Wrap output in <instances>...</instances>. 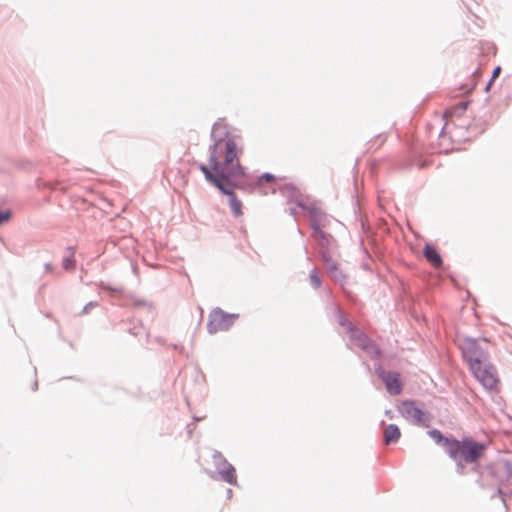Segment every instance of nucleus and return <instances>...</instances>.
<instances>
[{
  "label": "nucleus",
  "mask_w": 512,
  "mask_h": 512,
  "mask_svg": "<svg viewBox=\"0 0 512 512\" xmlns=\"http://www.w3.org/2000/svg\"><path fill=\"white\" fill-rule=\"evenodd\" d=\"M243 152L238 138L227 134L215 139L209 148L208 164H201L199 169L207 181L209 174L220 183L235 181L245 175V167L240 162Z\"/></svg>",
  "instance_id": "nucleus-1"
},
{
  "label": "nucleus",
  "mask_w": 512,
  "mask_h": 512,
  "mask_svg": "<svg viewBox=\"0 0 512 512\" xmlns=\"http://www.w3.org/2000/svg\"><path fill=\"white\" fill-rule=\"evenodd\" d=\"M310 282H311V285L314 287V288H319L320 285H321V278L320 276L318 275L317 271L316 270H313L311 273H310Z\"/></svg>",
  "instance_id": "nucleus-13"
},
{
  "label": "nucleus",
  "mask_w": 512,
  "mask_h": 512,
  "mask_svg": "<svg viewBox=\"0 0 512 512\" xmlns=\"http://www.w3.org/2000/svg\"><path fill=\"white\" fill-rule=\"evenodd\" d=\"M424 256L426 260L435 268L442 265V258L435 246L426 244L424 247Z\"/></svg>",
  "instance_id": "nucleus-9"
},
{
  "label": "nucleus",
  "mask_w": 512,
  "mask_h": 512,
  "mask_svg": "<svg viewBox=\"0 0 512 512\" xmlns=\"http://www.w3.org/2000/svg\"><path fill=\"white\" fill-rule=\"evenodd\" d=\"M222 126L221 123H215L214 126H213V132H215L218 128H220Z\"/></svg>",
  "instance_id": "nucleus-19"
},
{
  "label": "nucleus",
  "mask_w": 512,
  "mask_h": 512,
  "mask_svg": "<svg viewBox=\"0 0 512 512\" xmlns=\"http://www.w3.org/2000/svg\"><path fill=\"white\" fill-rule=\"evenodd\" d=\"M11 217V212L9 210L7 211H0V225L6 221H8Z\"/></svg>",
  "instance_id": "nucleus-16"
},
{
  "label": "nucleus",
  "mask_w": 512,
  "mask_h": 512,
  "mask_svg": "<svg viewBox=\"0 0 512 512\" xmlns=\"http://www.w3.org/2000/svg\"><path fill=\"white\" fill-rule=\"evenodd\" d=\"M260 179L265 180L267 182H272V181H274L275 177L273 175L267 173V174H263Z\"/></svg>",
  "instance_id": "nucleus-17"
},
{
  "label": "nucleus",
  "mask_w": 512,
  "mask_h": 512,
  "mask_svg": "<svg viewBox=\"0 0 512 512\" xmlns=\"http://www.w3.org/2000/svg\"><path fill=\"white\" fill-rule=\"evenodd\" d=\"M225 468L220 471L222 479L231 485L237 484L235 468L224 460Z\"/></svg>",
  "instance_id": "nucleus-11"
},
{
  "label": "nucleus",
  "mask_w": 512,
  "mask_h": 512,
  "mask_svg": "<svg viewBox=\"0 0 512 512\" xmlns=\"http://www.w3.org/2000/svg\"><path fill=\"white\" fill-rule=\"evenodd\" d=\"M481 343L487 344L488 341L484 338L479 341L471 338L461 341L460 348L469 366L480 361H487L488 354Z\"/></svg>",
  "instance_id": "nucleus-3"
},
{
  "label": "nucleus",
  "mask_w": 512,
  "mask_h": 512,
  "mask_svg": "<svg viewBox=\"0 0 512 512\" xmlns=\"http://www.w3.org/2000/svg\"><path fill=\"white\" fill-rule=\"evenodd\" d=\"M208 176V182L217 187L223 194L229 196V205L232 210L234 216L239 217L243 214L242 212V203L236 197L234 193V189L236 188L235 181L220 183L216 178L212 177V175Z\"/></svg>",
  "instance_id": "nucleus-5"
},
{
  "label": "nucleus",
  "mask_w": 512,
  "mask_h": 512,
  "mask_svg": "<svg viewBox=\"0 0 512 512\" xmlns=\"http://www.w3.org/2000/svg\"><path fill=\"white\" fill-rule=\"evenodd\" d=\"M386 415H388V417H389V418H391V419L393 418V414H392V412H391V411H387V412H386Z\"/></svg>",
  "instance_id": "nucleus-20"
},
{
  "label": "nucleus",
  "mask_w": 512,
  "mask_h": 512,
  "mask_svg": "<svg viewBox=\"0 0 512 512\" xmlns=\"http://www.w3.org/2000/svg\"><path fill=\"white\" fill-rule=\"evenodd\" d=\"M382 379L386 385L387 391L392 395H398L402 391L398 374L396 373H383Z\"/></svg>",
  "instance_id": "nucleus-8"
},
{
  "label": "nucleus",
  "mask_w": 512,
  "mask_h": 512,
  "mask_svg": "<svg viewBox=\"0 0 512 512\" xmlns=\"http://www.w3.org/2000/svg\"><path fill=\"white\" fill-rule=\"evenodd\" d=\"M500 72H501V68L499 66L494 69V71L492 73V77H491L489 83L486 85V88H485L486 91H488L490 89L492 82L499 76Z\"/></svg>",
  "instance_id": "nucleus-15"
},
{
  "label": "nucleus",
  "mask_w": 512,
  "mask_h": 512,
  "mask_svg": "<svg viewBox=\"0 0 512 512\" xmlns=\"http://www.w3.org/2000/svg\"><path fill=\"white\" fill-rule=\"evenodd\" d=\"M63 267L66 270H72L75 268V259H74L73 255H70L63 259Z\"/></svg>",
  "instance_id": "nucleus-14"
},
{
  "label": "nucleus",
  "mask_w": 512,
  "mask_h": 512,
  "mask_svg": "<svg viewBox=\"0 0 512 512\" xmlns=\"http://www.w3.org/2000/svg\"><path fill=\"white\" fill-rule=\"evenodd\" d=\"M401 436V432L397 425L390 424L384 430V442L389 445L398 441Z\"/></svg>",
  "instance_id": "nucleus-10"
},
{
  "label": "nucleus",
  "mask_w": 512,
  "mask_h": 512,
  "mask_svg": "<svg viewBox=\"0 0 512 512\" xmlns=\"http://www.w3.org/2000/svg\"><path fill=\"white\" fill-rule=\"evenodd\" d=\"M477 77H479V75L476 73V74L474 75L473 83H472V84H471V86L467 89V91H468V92H469V91H471V90H473V89L475 88V86H476V78H477Z\"/></svg>",
  "instance_id": "nucleus-18"
},
{
  "label": "nucleus",
  "mask_w": 512,
  "mask_h": 512,
  "mask_svg": "<svg viewBox=\"0 0 512 512\" xmlns=\"http://www.w3.org/2000/svg\"><path fill=\"white\" fill-rule=\"evenodd\" d=\"M429 436L438 444L442 445L451 459L462 464L477 463L486 452V445L475 441L471 437L462 440L444 437L439 430H431Z\"/></svg>",
  "instance_id": "nucleus-2"
},
{
  "label": "nucleus",
  "mask_w": 512,
  "mask_h": 512,
  "mask_svg": "<svg viewBox=\"0 0 512 512\" xmlns=\"http://www.w3.org/2000/svg\"><path fill=\"white\" fill-rule=\"evenodd\" d=\"M398 411L402 417L417 425H427L429 416L415 405L413 401H403L398 406Z\"/></svg>",
  "instance_id": "nucleus-7"
},
{
  "label": "nucleus",
  "mask_w": 512,
  "mask_h": 512,
  "mask_svg": "<svg viewBox=\"0 0 512 512\" xmlns=\"http://www.w3.org/2000/svg\"><path fill=\"white\" fill-rule=\"evenodd\" d=\"M353 339L355 340V344L362 348V349H368L370 346L369 339L361 332L355 331L352 334Z\"/></svg>",
  "instance_id": "nucleus-12"
},
{
  "label": "nucleus",
  "mask_w": 512,
  "mask_h": 512,
  "mask_svg": "<svg viewBox=\"0 0 512 512\" xmlns=\"http://www.w3.org/2000/svg\"><path fill=\"white\" fill-rule=\"evenodd\" d=\"M235 321V316L227 314L220 309L213 310L207 323L208 332L211 334L228 330Z\"/></svg>",
  "instance_id": "nucleus-6"
},
{
  "label": "nucleus",
  "mask_w": 512,
  "mask_h": 512,
  "mask_svg": "<svg viewBox=\"0 0 512 512\" xmlns=\"http://www.w3.org/2000/svg\"><path fill=\"white\" fill-rule=\"evenodd\" d=\"M474 377L486 388L493 390L499 382L496 369L487 361H480L469 366Z\"/></svg>",
  "instance_id": "nucleus-4"
}]
</instances>
